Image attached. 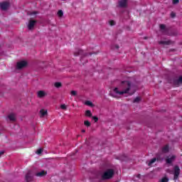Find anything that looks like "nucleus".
Returning a JSON list of instances; mask_svg holds the SVG:
<instances>
[{
    "mask_svg": "<svg viewBox=\"0 0 182 182\" xmlns=\"http://www.w3.org/2000/svg\"><path fill=\"white\" fill-rule=\"evenodd\" d=\"M119 89H121L122 91L119 90L118 87H115L113 90L114 93L119 95V96L129 93L130 89H132V82L129 80L122 81L119 85Z\"/></svg>",
    "mask_w": 182,
    "mask_h": 182,
    "instance_id": "1",
    "label": "nucleus"
},
{
    "mask_svg": "<svg viewBox=\"0 0 182 182\" xmlns=\"http://www.w3.org/2000/svg\"><path fill=\"white\" fill-rule=\"evenodd\" d=\"M114 176V170L112 168L107 169L101 176L102 180H110V178H113Z\"/></svg>",
    "mask_w": 182,
    "mask_h": 182,
    "instance_id": "2",
    "label": "nucleus"
},
{
    "mask_svg": "<svg viewBox=\"0 0 182 182\" xmlns=\"http://www.w3.org/2000/svg\"><path fill=\"white\" fill-rule=\"evenodd\" d=\"M33 180H35V174L33 173V171H28L26 174V181L32 182Z\"/></svg>",
    "mask_w": 182,
    "mask_h": 182,
    "instance_id": "3",
    "label": "nucleus"
},
{
    "mask_svg": "<svg viewBox=\"0 0 182 182\" xmlns=\"http://www.w3.org/2000/svg\"><path fill=\"white\" fill-rule=\"evenodd\" d=\"M173 84L176 86V87H179L182 84V76H180L178 78H173Z\"/></svg>",
    "mask_w": 182,
    "mask_h": 182,
    "instance_id": "4",
    "label": "nucleus"
},
{
    "mask_svg": "<svg viewBox=\"0 0 182 182\" xmlns=\"http://www.w3.org/2000/svg\"><path fill=\"white\" fill-rule=\"evenodd\" d=\"M36 22H38L36 20L30 19L28 24V31H32L35 28V25H36Z\"/></svg>",
    "mask_w": 182,
    "mask_h": 182,
    "instance_id": "5",
    "label": "nucleus"
},
{
    "mask_svg": "<svg viewBox=\"0 0 182 182\" xmlns=\"http://www.w3.org/2000/svg\"><path fill=\"white\" fill-rule=\"evenodd\" d=\"M174 180H177V178H178V176H180V167H178V166H176L174 167Z\"/></svg>",
    "mask_w": 182,
    "mask_h": 182,
    "instance_id": "6",
    "label": "nucleus"
},
{
    "mask_svg": "<svg viewBox=\"0 0 182 182\" xmlns=\"http://www.w3.org/2000/svg\"><path fill=\"white\" fill-rule=\"evenodd\" d=\"M0 8L2 11H6L9 8V3L8 1H4L0 4Z\"/></svg>",
    "mask_w": 182,
    "mask_h": 182,
    "instance_id": "7",
    "label": "nucleus"
},
{
    "mask_svg": "<svg viewBox=\"0 0 182 182\" xmlns=\"http://www.w3.org/2000/svg\"><path fill=\"white\" fill-rule=\"evenodd\" d=\"M119 6L120 8H126L127 6V0H119Z\"/></svg>",
    "mask_w": 182,
    "mask_h": 182,
    "instance_id": "8",
    "label": "nucleus"
},
{
    "mask_svg": "<svg viewBox=\"0 0 182 182\" xmlns=\"http://www.w3.org/2000/svg\"><path fill=\"white\" fill-rule=\"evenodd\" d=\"M176 160V156L173 155L171 157H167L166 159V164H171Z\"/></svg>",
    "mask_w": 182,
    "mask_h": 182,
    "instance_id": "9",
    "label": "nucleus"
},
{
    "mask_svg": "<svg viewBox=\"0 0 182 182\" xmlns=\"http://www.w3.org/2000/svg\"><path fill=\"white\" fill-rule=\"evenodd\" d=\"M48 174V172L46 171H41L40 172H38L35 174L36 177H45Z\"/></svg>",
    "mask_w": 182,
    "mask_h": 182,
    "instance_id": "10",
    "label": "nucleus"
},
{
    "mask_svg": "<svg viewBox=\"0 0 182 182\" xmlns=\"http://www.w3.org/2000/svg\"><path fill=\"white\" fill-rule=\"evenodd\" d=\"M16 69L17 70H21V69H23V60L17 63Z\"/></svg>",
    "mask_w": 182,
    "mask_h": 182,
    "instance_id": "11",
    "label": "nucleus"
},
{
    "mask_svg": "<svg viewBox=\"0 0 182 182\" xmlns=\"http://www.w3.org/2000/svg\"><path fill=\"white\" fill-rule=\"evenodd\" d=\"M37 96L40 99H42V97H45V96H46V92H45V91L43 90H40L38 92Z\"/></svg>",
    "mask_w": 182,
    "mask_h": 182,
    "instance_id": "12",
    "label": "nucleus"
},
{
    "mask_svg": "<svg viewBox=\"0 0 182 182\" xmlns=\"http://www.w3.org/2000/svg\"><path fill=\"white\" fill-rule=\"evenodd\" d=\"M159 45H173V41H159Z\"/></svg>",
    "mask_w": 182,
    "mask_h": 182,
    "instance_id": "13",
    "label": "nucleus"
},
{
    "mask_svg": "<svg viewBox=\"0 0 182 182\" xmlns=\"http://www.w3.org/2000/svg\"><path fill=\"white\" fill-rule=\"evenodd\" d=\"M169 150H170V148H169L168 145L166 144L164 147H162L161 152L164 154H166V153H168Z\"/></svg>",
    "mask_w": 182,
    "mask_h": 182,
    "instance_id": "14",
    "label": "nucleus"
},
{
    "mask_svg": "<svg viewBox=\"0 0 182 182\" xmlns=\"http://www.w3.org/2000/svg\"><path fill=\"white\" fill-rule=\"evenodd\" d=\"M8 119L11 121V122H15V120H16V117L15 116V114L14 113H11V114H9L8 115Z\"/></svg>",
    "mask_w": 182,
    "mask_h": 182,
    "instance_id": "15",
    "label": "nucleus"
},
{
    "mask_svg": "<svg viewBox=\"0 0 182 182\" xmlns=\"http://www.w3.org/2000/svg\"><path fill=\"white\" fill-rule=\"evenodd\" d=\"M159 28H160V30L161 31L162 33H166L167 28H166V25L160 24Z\"/></svg>",
    "mask_w": 182,
    "mask_h": 182,
    "instance_id": "16",
    "label": "nucleus"
},
{
    "mask_svg": "<svg viewBox=\"0 0 182 182\" xmlns=\"http://www.w3.org/2000/svg\"><path fill=\"white\" fill-rule=\"evenodd\" d=\"M48 114V111L42 109L40 110V117H45Z\"/></svg>",
    "mask_w": 182,
    "mask_h": 182,
    "instance_id": "17",
    "label": "nucleus"
},
{
    "mask_svg": "<svg viewBox=\"0 0 182 182\" xmlns=\"http://www.w3.org/2000/svg\"><path fill=\"white\" fill-rule=\"evenodd\" d=\"M157 161L156 158H153L152 159H151V161L148 163V166L150 167L151 166V164L156 163V161Z\"/></svg>",
    "mask_w": 182,
    "mask_h": 182,
    "instance_id": "18",
    "label": "nucleus"
},
{
    "mask_svg": "<svg viewBox=\"0 0 182 182\" xmlns=\"http://www.w3.org/2000/svg\"><path fill=\"white\" fill-rule=\"evenodd\" d=\"M85 116L87 117H92V112L90 110L85 111Z\"/></svg>",
    "mask_w": 182,
    "mask_h": 182,
    "instance_id": "19",
    "label": "nucleus"
},
{
    "mask_svg": "<svg viewBox=\"0 0 182 182\" xmlns=\"http://www.w3.org/2000/svg\"><path fill=\"white\" fill-rule=\"evenodd\" d=\"M85 105H86L87 106H90V107H93V106H95V105H93V102H90V101H86V102H85Z\"/></svg>",
    "mask_w": 182,
    "mask_h": 182,
    "instance_id": "20",
    "label": "nucleus"
},
{
    "mask_svg": "<svg viewBox=\"0 0 182 182\" xmlns=\"http://www.w3.org/2000/svg\"><path fill=\"white\" fill-rule=\"evenodd\" d=\"M140 100H141V98L140 97H136L134 100L133 103H139L140 102Z\"/></svg>",
    "mask_w": 182,
    "mask_h": 182,
    "instance_id": "21",
    "label": "nucleus"
},
{
    "mask_svg": "<svg viewBox=\"0 0 182 182\" xmlns=\"http://www.w3.org/2000/svg\"><path fill=\"white\" fill-rule=\"evenodd\" d=\"M55 87L59 88V87H62V83L57 82L54 84Z\"/></svg>",
    "mask_w": 182,
    "mask_h": 182,
    "instance_id": "22",
    "label": "nucleus"
},
{
    "mask_svg": "<svg viewBox=\"0 0 182 182\" xmlns=\"http://www.w3.org/2000/svg\"><path fill=\"white\" fill-rule=\"evenodd\" d=\"M84 124H85V126H86V127H90V122H89L88 120H85V122H84Z\"/></svg>",
    "mask_w": 182,
    "mask_h": 182,
    "instance_id": "23",
    "label": "nucleus"
},
{
    "mask_svg": "<svg viewBox=\"0 0 182 182\" xmlns=\"http://www.w3.org/2000/svg\"><path fill=\"white\" fill-rule=\"evenodd\" d=\"M58 16L60 18H62V16H63V11L59 10V11H58Z\"/></svg>",
    "mask_w": 182,
    "mask_h": 182,
    "instance_id": "24",
    "label": "nucleus"
},
{
    "mask_svg": "<svg viewBox=\"0 0 182 182\" xmlns=\"http://www.w3.org/2000/svg\"><path fill=\"white\" fill-rule=\"evenodd\" d=\"M161 182H168V178L167 177H163L161 179Z\"/></svg>",
    "mask_w": 182,
    "mask_h": 182,
    "instance_id": "25",
    "label": "nucleus"
},
{
    "mask_svg": "<svg viewBox=\"0 0 182 182\" xmlns=\"http://www.w3.org/2000/svg\"><path fill=\"white\" fill-rule=\"evenodd\" d=\"M60 109H62L63 110H66L68 107H66V105L63 104L60 105Z\"/></svg>",
    "mask_w": 182,
    "mask_h": 182,
    "instance_id": "26",
    "label": "nucleus"
},
{
    "mask_svg": "<svg viewBox=\"0 0 182 182\" xmlns=\"http://www.w3.org/2000/svg\"><path fill=\"white\" fill-rule=\"evenodd\" d=\"M82 52L83 51L82 50H79L78 53H75L74 55H75V56H78V55H82Z\"/></svg>",
    "mask_w": 182,
    "mask_h": 182,
    "instance_id": "27",
    "label": "nucleus"
},
{
    "mask_svg": "<svg viewBox=\"0 0 182 182\" xmlns=\"http://www.w3.org/2000/svg\"><path fill=\"white\" fill-rule=\"evenodd\" d=\"M70 95L72 96H76V95H77V92L75 90H72L71 92H70Z\"/></svg>",
    "mask_w": 182,
    "mask_h": 182,
    "instance_id": "28",
    "label": "nucleus"
},
{
    "mask_svg": "<svg viewBox=\"0 0 182 182\" xmlns=\"http://www.w3.org/2000/svg\"><path fill=\"white\" fill-rule=\"evenodd\" d=\"M92 119L95 121V123L99 122V118L97 117H92Z\"/></svg>",
    "mask_w": 182,
    "mask_h": 182,
    "instance_id": "29",
    "label": "nucleus"
},
{
    "mask_svg": "<svg viewBox=\"0 0 182 182\" xmlns=\"http://www.w3.org/2000/svg\"><path fill=\"white\" fill-rule=\"evenodd\" d=\"M109 25L110 26H114L115 25L114 21L113 20L109 21Z\"/></svg>",
    "mask_w": 182,
    "mask_h": 182,
    "instance_id": "30",
    "label": "nucleus"
},
{
    "mask_svg": "<svg viewBox=\"0 0 182 182\" xmlns=\"http://www.w3.org/2000/svg\"><path fill=\"white\" fill-rule=\"evenodd\" d=\"M42 151H43V149H39L37 150L36 153L37 154H42Z\"/></svg>",
    "mask_w": 182,
    "mask_h": 182,
    "instance_id": "31",
    "label": "nucleus"
},
{
    "mask_svg": "<svg viewBox=\"0 0 182 182\" xmlns=\"http://www.w3.org/2000/svg\"><path fill=\"white\" fill-rule=\"evenodd\" d=\"M178 2H180L179 0H173V5H177V4H178Z\"/></svg>",
    "mask_w": 182,
    "mask_h": 182,
    "instance_id": "32",
    "label": "nucleus"
},
{
    "mask_svg": "<svg viewBox=\"0 0 182 182\" xmlns=\"http://www.w3.org/2000/svg\"><path fill=\"white\" fill-rule=\"evenodd\" d=\"M175 16H176V13H174L173 11H171V18H174Z\"/></svg>",
    "mask_w": 182,
    "mask_h": 182,
    "instance_id": "33",
    "label": "nucleus"
},
{
    "mask_svg": "<svg viewBox=\"0 0 182 182\" xmlns=\"http://www.w3.org/2000/svg\"><path fill=\"white\" fill-rule=\"evenodd\" d=\"M28 66V62L26 60H23V68H26Z\"/></svg>",
    "mask_w": 182,
    "mask_h": 182,
    "instance_id": "34",
    "label": "nucleus"
},
{
    "mask_svg": "<svg viewBox=\"0 0 182 182\" xmlns=\"http://www.w3.org/2000/svg\"><path fill=\"white\" fill-rule=\"evenodd\" d=\"M5 152L4 151H0V157L2 156V154H4Z\"/></svg>",
    "mask_w": 182,
    "mask_h": 182,
    "instance_id": "35",
    "label": "nucleus"
},
{
    "mask_svg": "<svg viewBox=\"0 0 182 182\" xmlns=\"http://www.w3.org/2000/svg\"><path fill=\"white\" fill-rule=\"evenodd\" d=\"M38 14V11H33L31 15H36Z\"/></svg>",
    "mask_w": 182,
    "mask_h": 182,
    "instance_id": "36",
    "label": "nucleus"
},
{
    "mask_svg": "<svg viewBox=\"0 0 182 182\" xmlns=\"http://www.w3.org/2000/svg\"><path fill=\"white\" fill-rule=\"evenodd\" d=\"M82 133H86V130H85V129H82Z\"/></svg>",
    "mask_w": 182,
    "mask_h": 182,
    "instance_id": "37",
    "label": "nucleus"
},
{
    "mask_svg": "<svg viewBox=\"0 0 182 182\" xmlns=\"http://www.w3.org/2000/svg\"><path fill=\"white\" fill-rule=\"evenodd\" d=\"M136 177H137L138 178H140L141 175L139 173L138 175H136Z\"/></svg>",
    "mask_w": 182,
    "mask_h": 182,
    "instance_id": "38",
    "label": "nucleus"
},
{
    "mask_svg": "<svg viewBox=\"0 0 182 182\" xmlns=\"http://www.w3.org/2000/svg\"><path fill=\"white\" fill-rule=\"evenodd\" d=\"M115 48H116V49H119V46L116 45Z\"/></svg>",
    "mask_w": 182,
    "mask_h": 182,
    "instance_id": "39",
    "label": "nucleus"
},
{
    "mask_svg": "<svg viewBox=\"0 0 182 182\" xmlns=\"http://www.w3.org/2000/svg\"><path fill=\"white\" fill-rule=\"evenodd\" d=\"M83 60V58H81V61Z\"/></svg>",
    "mask_w": 182,
    "mask_h": 182,
    "instance_id": "40",
    "label": "nucleus"
},
{
    "mask_svg": "<svg viewBox=\"0 0 182 182\" xmlns=\"http://www.w3.org/2000/svg\"><path fill=\"white\" fill-rule=\"evenodd\" d=\"M112 97H115V96H114V95H112Z\"/></svg>",
    "mask_w": 182,
    "mask_h": 182,
    "instance_id": "41",
    "label": "nucleus"
},
{
    "mask_svg": "<svg viewBox=\"0 0 182 182\" xmlns=\"http://www.w3.org/2000/svg\"><path fill=\"white\" fill-rule=\"evenodd\" d=\"M90 55H92V53H90Z\"/></svg>",
    "mask_w": 182,
    "mask_h": 182,
    "instance_id": "42",
    "label": "nucleus"
}]
</instances>
